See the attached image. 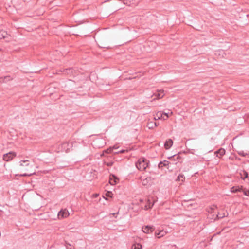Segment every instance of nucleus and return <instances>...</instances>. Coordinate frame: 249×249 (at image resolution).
<instances>
[{"label":"nucleus","instance_id":"a878e982","mask_svg":"<svg viewBox=\"0 0 249 249\" xmlns=\"http://www.w3.org/2000/svg\"><path fill=\"white\" fill-rule=\"evenodd\" d=\"M113 163L114 162L113 161H108V162L105 161V164L109 167L112 166V165L113 164Z\"/></svg>","mask_w":249,"mask_h":249},{"label":"nucleus","instance_id":"0eeeda50","mask_svg":"<svg viewBox=\"0 0 249 249\" xmlns=\"http://www.w3.org/2000/svg\"><path fill=\"white\" fill-rule=\"evenodd\" d=\"M155 228L153 226L147 225L142 227V231L145 233H150L152 232Z\"/></svg>","mask_w":249,"mask_h":249},{"label":"nucleus","instance_id":"9d476101","mask_svg":"<svg viewBox=\"0 0 249 249\" xmlns=\"http://www.w3.org/2000/svg\"><path fill=\"white\" fill-rule=\"evenodd\" d=\"M118 181H119V179L116 176H115L114 175H112L111 176H110L109 182V183L111 185H115Z\"/></svg>","mask_w":249,"mask_h":249},{"label":"nucleus","instance_id":"2f4dec72","mask_svg":"<svg viewBox=\"0 0 249 249\" xmlns=\"http://www.w3.org/2000/svg\"><path fill=\"white\" fill-rule=\"evenodd\" d=\"M119 153H120V151H113V154H117Z\"/></svg>","mask_w":249,"mask_h":249},{"label":"nucleus","instance_id":"c756f323","mask_svg":"<svg viewBox=\"0 0 249 249\" xmlns=\"http://www.w3.org/2000/svg\"><path fill=\"white\" fill-rule=\"evenodd\" d=\"M216 208V207L215 206H213V207L211 208V213H212L213 211Z\"/></svg>","mask_w":249,"mask_h":249},{"label":"nucleus","instance_id":"393cba45","mask_svg":"<svg viewBox=\"0 0 249 249\" xmlns=\"http://www.w3.org/2000/svg\"><path fill=\"white\" fill-rule=\"evenodd\" d=\"M142 249V246L140 244H137L134 245L133 246V249Z\"/></svg>","mask_w":249,"mask_h":249},{"label":"nucleus","instance_id":"bb28decb","mask_svg":"<svg viewBox=\"0 0 249 249\" xmlns=\"http://www.w3.org/2000/svg\"><path fill=\"white\" fill-rule=\"evenodd\" d=\"M169 116L167 113H164L163 112V118L162 119L163 120H166L168 118Z\"/></svg>","mask_w":249,"mask_h":249},{"label":"nucleus","instance_id":"f8f14e48","mask_svg":"<svg viewBox=\"0 0 249 249\" xmlns=\"http://www.w3.org/2000/svg\"><path fill=\"white\" fill-rule=\"evenodd\" d=\"M214 154L216 155V157L221 158V157L225 154V150L224 149L221 148L220 149L214 152Z\"/></svg>","mask_w":249,"mask_h":249},{"label":"nucleus","instance_id":"9b49d317","mask_svg":"<svg viewBox=\"0 0 249 249\" xmlns=\"http://www.w3.org/2000/svg\"><path fill=\"white\" fill-rule=\"evenodd\" d=\"M69 143L67 142L61 143L59 147V149L62 151H65L67 152L68 150Z\"/></svg>","mask_w":249,"mask_h":249},{"label":"nucleus","instance_id":"c9c22d12","mask_svg":"<svg viewBox=\"0 0 249 249\" xmlns=\"http://www.w3.org/2000/svg\"><path fill=\"white\" fill-rule=\"evenodd\" d=\"M67 249H71V248H69L67 247Z\"/></svg>","mask_w":249,"mask_h":249},{"label":"nucleus","instance_id":"5701e85b","mask_svg":"<svg viewBox=\"0 0 249 249\" xmlns=\"http://www.w3.org/2000/svg\"><path fill=\"white\" fill-rule=\"evenodd\" d=\"M150 180V178H146L145 179H144L143 180L142 184L143 185H146Z\"/></svg>","mask_w":249,"mask_h":249},{"label":"nucleus","instance_id":"b1692460","mask_svg":"<svg viewBox=\"0 0 249 249\" xmlns=\"http://www.w3.org/2000/svg\"><path fill=\"white\" fill-rule=\"evenodd\" d=\"M105 152L106 153H113V151L112 150V148L111 147H110L109 148H107L105 151Z\"/></svg>","mask_w":249,"mask_h":249},{"label":"nucleus","instance_id":"4be33fe9","mask_svg":"<svg viewBox=\"0 0 249 249\" xmlns=\"http://www.w3.org/2000/svg\"><path fill=\"white\" fill-rule=\"evenodd\" d=\"M34 174H35V172L27 173L21 174L19 176L21 177L31 176Z\"/></svg>","mask_w":249,"mask_h":249},{"label":"nucleus","instance_id":"6e6552de","mask_svg":"<svg viewBox=\"0 0 249 249\" xmlns=\"http://www.w3.org/2000/svg\"><path fill=\"white\" fill-rule=\"evenodd\" d=\"M69 215L68 211L65 209L61 210L58 213V217L59 219L67 217Z\"/></svg>","mask_w":249,"mask_h":249},{"label":"nucleus","instance_id":"473e14b6","mask_svg":"<svg viewBox=\"0 0 249 249\" xmlns=\"http://www.w3.org/2000/svg\"><path fill=\"white\" fill-rule=\"evenodd\" d=\"M126 151L125 150H121L120 151V153H124Z\"/></svg>","mask_w":249,"mask_h":249},{"label":"nucleus","instance_id":"e433bc0d","mask_svg":"<svg viewBox=\"0 0 249 249\" xmlns=\"http://www.w3.org/2000/svg\"><path fill=\"white\" fill-rule=\"evenodd\" d=\"M190 153L191 154H194L192 152H190Z\"/></svg>","mask_w":249,"mask_h":249},{"label":"nucleus","instance_id":"7c9ffc66","mask_svg":"<svg viewBox=\"0 0 249 249\" xmlns=\"http://www.w3.org/2000/svg\"><path fill=\"white\" fill-rule=\"evenodd\" d=\"M111 148H112V150L113 151L115 149H118V147H117L116 146L114 145V146L111 147Z\"/></svg>","mask_w":249,"mask_h":249},{"label":"nucleus","instance_id":"7ed1b4c3","mask_svg":"<svg viewBox=\"0 0 249 249\" xmlns=\"http://www.w3.org/2000/svg\"><path fill=\"white\" fill-rule=\"evenodd\" d=\"M19 166L21 167V169L23 170L24 167H26L25 170L28 171V168L31 167L32 166L30 164V161L28 160H21L19 162Z\"/></svg>","mask_w":249,"mask_h":249},{"label":"nucleus","instance_id":"f704fd0d","mask_svg":"<svg viewBox=\"0 0 249 249\" xmlns=\"http://www.w3.org/2000/svg\"><path fill=\"white\" fill-rule=\"evenodd\" d=\"M154 124L155 126H157V124L156 123H155Z\"/></svg>","mask_w":249,"mask_h":249},{"label":"nucleus","instance_id":"aec40b11","mask_svg":"<svg viewBox=\"0 0 249 249\" xmlns=\"http://www.w3.org/2000/svg\"><path fill=\"white\" fill-rule=\"evenodd\" d=\"M227 215H228L227 213H218V214H217V217L218 219H221L224 217L227 216Z\"/></svg>","mask_w":249,"mask_h":249},{"label":"nucleus","instance_id":"f257e3e1","mask_svg":"<svg viewBox=\"0 0 249 249\" xmlns=\"http://www.w3.org/2000/svg\"><path fill=\"white\" fill-rule=\"evenodd\" d=\"M148 164L149 161L147 159L144 158H141L139 159L136 163V166L138 170L143 171L148 167Z\"/></svg>","mask_w":249,"mask_h":249},{"label":"nucleus","instance_id":"2eb2a0df","mask_svg":"<svg viewBox=\"0 0 249 249\" xmlns=\"http://www.w3.org/2000/svg\"><path fill=\"white\" fill-rule=\"evenodd\" d=\"M240 175L241 178L243 180H245V178H247L248 177V174L247 172L245 170L242 171V172L240 173Z\"/></svg>","mask_w":249,"mask_h":249},{"label":"nucleus","instance_id":"6ab92c4d","mask_svg":"<svg viewBox=\"0 0 249 249\" xmlns=\"http://www.w3.org/2000/svg\"><path fill=\"white\" fill-rule=\"evenodd\" d=\"M241 188L239 186H233L231 188V191L232 193H237L240 192Z\"/></svg>","mask_w":249,"mask_h":249},{"label":"nucleus","instance_id":"20e7f679","mask_svg":"<svg viewBox=\"0 0 249 249\" xmlns=\"http://www.w3.org/2000/svg\"><path fill=\"white\" fill-rule=\"evenodd\" d=\"M65 74L69 75L70 76H75L77 75V71L73 68L65 69L62 71Z\"/></svg>","mask_w":249,"mask_h":249},{"label":"nucleus","instance_id":"4468645a","mask_svg":"<svg viewBox=\"0 0 249 249\" xmlns=\"http://www.w3.org/2000/svg\"><path fill=\"white\" fill-rule=\"evenodd\" d=\"M166 232L163 230H161L158 232H155V236L157 237V238H160L161 237H163L166 234Z\"/></svg>","mask_w":249,"mask_h":249},{"label":"nucleus","instance_id":"a211bd4d","mask_svg":"<svg viewBox=\"0 0 249 249\" xmlns=\"http://www.w3.org/2000/svg\"><path fill=\"white\" fill-rule=\"evenodd\" d=\"M12 78H10V76H6L4 77L0 78V83H4L7 81H10L12 80Z\"/></svg>","mask_w":249,"mask_h":249},{"label":"nucleus","instance_id":"cd10ccee","mask_svg":"<svg viewBox=\"0 0 249 249\" xmlns=\"http://www.w3.org/2000/svg\"><path fill=\"white\" fill-rule=\"evenodd\" d=\"M238 154L240 156H242L243 157H246L247 155V154H245L244 151H240L238 152Z\"/></svg>","mask_w":249,"mask_h":249},{"label":"nucleus","instance_id":"1a4fd4ad","mask_svg":"<svg viewBox=\"0 0 249 249\" xmlns=\"http://www.w3.org/2000/svg\"><path fill=\"white\" fill-rule=\"evenodd\" d=\"M164 94L163 93V91L160 90L158 91L157 92L154 93L153 94V95L152 96V97L155 96V97H154L153 98V100H155L157 99H160V98H162L164 96Z\"/></svg>","mask_w":249,"mask_h":249},{"label":"nucleus","instance_id":"39448f33","mask_svg":"<svg viewBox=\"0 0 249 249\" xmlns=\"http://www.w3.org/2000/svg\"><path fill=\"white\" fill-rule=\"evenodd\" d=\"M182 153H185V152H182ZM182 154V152H179L178 154L174 155L172 156H171L170 157H168V159H169L171 161H173L172 164H177V162L174 163V161H176L178 160H180L181 159V157L180 156V155Z\"/></svg>","mask_w":249,"mask_h":249},{"label":"nucleus","instance_id":"f03ea898","mask_svg":"<svg viewBox=\"0 0 249 249\" xmlns=\"http://www.w3.org/2000/svg\"><path fill=\"white\" fill-rule=\"evenodd\" d=\"M16 153L15 152L11 151L8 153L5 154L3 156V159L6 161H9L12 160L14 157H16Z\"/></svg>","mask_w":249,"mask_h":249},{"label":"nucleus","instance_id":"423d86ee","mask_svg":"<svg viewBox=\"0 0 249 249\" xmlns=\"http://www.w3.org/2000/svg\"><path fill=\"white\" fill-rule=\"evenodd\" d=\"M172 164L171 162L167 161V160H164L163 161H160L158 164V167L160 169H162L163 167H167V169L169 168V165Z\"/></svg>","mask_w":249,"mask_h":249},{"label":"nucleus","instance_id":"412c9836","mask_svg":"<svg viewBox=\"0 0 249 249\" xmlns=\"http://www.w3.org/2000/svg\"><path fill=\"white\" fill-rule=\"evenodd\" d=\"M185 177L184 175L183 174H179L178 177H177V178L176 179L177 181H183L185 180Z\"/></svg>","mask_w":249,"mask_h":249},{"label":"nucleus","instance_id":"72a5a7b5","mask_svg":"<svg viewBox=\"0 0 249 249\" xmlns=\"http://www.w3.org/2000/svg\"><path fill=\"white\" fill-rule=\"evenodd\" d=\"M111 192H109V191H108V192L107 193V196H110L109 194H111Z\"/></svg>","mask_w":249,"mask_h":249},{"label":"nucleus","instance_id":"c85d7f7f","mask_svg":"<svg viewBox=\"0 0 249 249\" xmlns=\"http://www.w3.org/2000/svg\"><path fill=\"white\" fill-rule=\"evenodd\" d=\"M244 194L247 196H249V190L245 191Z\"/></svg>","mask_w":249,"mask_h":249},{"label":"nucleus","instance_id":"ddd939ff","mask_svg":"<svg viewBox=\"0 0 249 249\" xmlns=\"http://www.w3.org/2000/svg\"><path fill=\"white\" fill-rule=\"evenodd\" d=\"M173 143V142L171 139H167L165 143H164V147L166 149H169L171 148V147L172 146Z\"/></svg>","mask_w":249,"mask_h":249},{"label":"nucleus","instance_id":"dca6fc26","mask_svg":"<svg viewBox=\"0 0 249 249\" xmlns=\"http://www.w3.org/2000/svg\"><path fill=\"white\" fill-rule=\"evenodd\" d=\"M163 112L161 111H158L154 117L155 120L162 119Z\"/></svg>","mask_w":249,"mask_h":249},{"label":"nucleus","instance_id":"f3484780","mask_svg":"<svg viewBox=\"0 0 249 249\" xmlns=\"http://www.w3.org/2000/svg\"><path fill=\"white\" fill-rule=\"evenodd\" d=\"M8 34L6 32L3 30L0 31V39H4L7 37Z\"/></svg>","mask_w":249,"mask_h":249}]
</instances>
